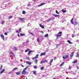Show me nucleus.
<instances>
[{
    "label": "nucleus",
    "mask_w": 79,
    "mask_h": 79,
    "mask_svg": "<svg viewBox=\"0 0 79 79\" xmlns=\"http://www.w3.org/2000/svg\"><path fill=\"white\" fill-rule=\"evenodd\" d=\"M74 18L73 17L71 20L70 22L72 24H73L74 26H76V25H77V24H79V22H76V23H75L74 24V22L73 21V19H74Z\"/></svg>",
    "instance_id": "f257e3e1"
},
{
    "label": "nucleus",
    "mask_w": 79,
    "mask_h": 79,
    "mask_svg": "<svg viewBox=\"0 0 79 79\" xmlns=\"http://www.w3.org/2000/svg\"><path fill=\"white\" fill-rule=\"evenodd\" d=\"M61 34H62V32L60 31L59 32L58 34L56 35L57 37H60L61 36Z\"/></svg>",
    "instance_id": "f03ea898"
},
{
    "label": "nucleus",
    "mask_w": 79,
    "mask_h": 79,
    "mask_svg": "<svg viewBox=\"0 0 79 79\" xmlns=\"http://www.w3.org/2000/svg\"><path fill=\"white\" fill-rule=\"evenodd\" d=\"M68 57V55H64L62 56L64 60H65V59H66V58H67Z\"/></svg>",
    "instance_id": "7ed1b4c3"
},
{
    "label": "nucleus",
    "mask_w": 79,
    "mask_h": 79,
    "mask_svg": "<svg viewBox=\"0 0 79 79\" xmlns=\"http://www.w3.org/2000/svg\"><path fill=\"white\" fill-rule=\"evenodd\" d=\"M22 74H27V72L25 70H23L22 71Z\"/></svg>",
    "instance_id": "20e7f679"
},
{
    "label": "nucleus",
    "mask_w": 79,
    "mask_h": 79,
    "mask_svg": "<svg viewBox=\"0 0 79 79\" xmlns=\"http://www.w3.org/2000/svg\"><path fill=\"white\" fill-rule=\"evenodd\" d=\"M45 3H41L39 5H38V7H39V6H43V5H45Z\"/></svg>",
    "instance_id": "39448f33"
},
{
    "label": "nucleus",
    "mask_w": 79,
    "mask_h": 79,
    "mask_svg": "<svg viewBox=\"0 0 79 79\" xmlns=\"http://www.w3.org/2000/svg\"><path fill=\"white\" fill-rule=\"evenodd\" d=\"M20 32H21V28H19V31L17 30L16 31V32L17 33H19Z\"/></svg>",
    "instance_id": "423d86ee"
},
{
    "label": "nucleus",
    "mask_w": 79,
    "mask_h": 79,
    "mask_svg": "<svg viewBox=\"0 0 79 79\" xmlns=\"http://www.w3.org/2000/svg\"><path fill=\"white\" fill-rule=\"evenodd\" d=\"M0 36H1V38H2V39L3 40H5V38H4L5 37L4 36V35L1 34L0 35Z\"/></svg>",
    "instance_id": "0eeeda50"
},
{
    "label": "nucleus",
    "mask_w": 79,
    "mask_h": 79,
    "mask_svg": "<svg viewBox=\"0 0 79 79\" xmlns=\"http://www.w3.org/2000/svg\"><path fill=\"white\" fill-rule=\"evenodd\" d=\"M39 25H40V27H41V28H42V29H44L45 28V27H44V25H42V24H40Z\"/></svg>",
    "instance_id": "6e6552de"
},
{
    "label": "nucleus",
    "mask_w": 79,
    "mask_h": 79,
    "mask_svg": "<svg viewBox=\"0 0 79 79\" xmlns=\"http://www.w3.org/2000/svg\"><path fill=\"white\" fill-rule=\"evenodd\" d=\"M74 52H72L71 53V54L70 55V58H72V57H73V56L74 55Z\"/></svg>",
    "instance_id": "1a4fd4ad"
},
{
    "label": "nucleus",
    "mask_w": 79,
    "mask_h": 79,
    "mask_svg": "<svg viewBox=\"0 0 79 79\" xmlns=\"http://www.w3.org/2000/svg\"><path fill=\"white\" fill-rule=\"evenodd\" d=\"M19 19L20 21H24L25 19H24V18H19Z\"/></svg>",
    "instance_id": "9d476101"
},
{
    "label": "nucleus",
    "mask_w": 79,
    "mask_h": 79,
    "mask_svg": "<svg viewBox=\"0 0 79 79\" xmlns=\"http://www.w3.org/2000/svg\"><path fill=\"white\" fill-rule=\"evenodd\" d=\"M5 69H3L2 70V71H1V72H0V74H2V73H4V72H5Z\"/></svg>",
    "instance_id": "9b49d317"
},
{
    "label": "nucleus",
    "mask_w": 79,
    "mask_h": 79,
    "mask_svg": "<svg viewBox=\"0 0 79 79\" xmlns=\"http://www.w3.org/2000/svg\"><path fill=\"white\" fill-rule=\"evenodd\" d=\"M46 52L42 53L40 54V56H43V55H46Z\"/></svg>",
    "instance_id": "f8f14e48"
},
{
    "label": "nucleus",
    "mask_w": 79,
    "mask_h": 79,
    "mask_svg": "<svg viewBox=\"0 0 79 79\" xmlns=\"http://www.w3.org/2000/svg\"><path fill=\"white\" fill-rule=\"evenodd\" d=\"M26 63H27V64H29V65L31 64V63L28 61H27L26 62Z\"/></svg>",
    "instance_id": "ddd939ff"
},
{
    "label": "nucleus",
    "mask_w": 79,
    "mask_h": 79,
    "mask_svg": "<svg viewBox=\"0 0 79 79\" xmlns=\"http://www.w3.org/2000/svg\"><path fill=\"white\" fill-rule=\"evenodd\" d=\"M77 62V60H76L74 61H73L72 62V63H73V64H76Z\"/></svg>",
    "instance_id": "4468645a"
},
{
    "label": "nucleus",
    "mask_w": 79,
    "mask_h": 79,
    "mask_svg": "<svg viewBox=\"0 0 79 79\" xmlns=\"http://www.w3.org/2000/svg\"><path fill=\"white\" fill-rule=\"evenodd\" d=\"M45 37H48V33L44 35Z\"/></svg>",
    "instance_id": "2eb2a0df"
},
{
    "label": "nucleus",
    "mask_w": 79,
    "mask_h": 79,
    "mask_svg": "<svg viewBox=\"0 0 79 79\" xmlns=\"http://www.w3.org/2000/svg\"><path fill=\"white\" fill-rule=\"evenodd\" d=\"M53 59L51 60L49 62V64H50V65H51V64H52V63L53 62Z\"/></svg>",
    "instance_id": "dca6fc26"
},
{
    "label": "nucleus",
    "mask_w": 79,
    "mask_h": 79,
    "mask_svg": "<svg viewBox=\"0 0 79 79\" xmlns=\"http://www.w3.org/2000/svg\"><path fill=\"white\" fill-rule=\"evenodd\" d=\"M20 35L21 36H25V34H23L22 33H20Z\"/></svg>",
    "instance_id": "f3484780"
},
{
    "label": "nucleus",
    "mask_w": 79,
    "mask_h": 79,
    "mask_svg": "<svg viewBox=\"0 0 79 79\" xmlns=\"http://www.w3.org/2000/svg\"><path fill=\"white\" fill-rule=\"evenodd\" d=\"M53 16H55V17H58V16H59V15H55V14H53Z\"/></svg>",
    "instance_id": "a211bd4d"
},
{
    "label": "nucleus",
    "mask_w": 79,
    "mask_h": 79,
    "mask_svg": "<svg viewBox=\"0 0 79 79\" xmlns=\"http://www.w3.org/2000/svg\"><path fill=\"white\" fill-rule=\"evenodd\" d=\"M62 12H63V13H66V10H64L63 9H62Z\"/></svg>",
    "instance_id": "6ab92c4d"
},
{
    "label": "nucleus",
    "mask_w": 79,
    "mask_h": 79,
    "mask_svg": "<svg viewBox=\"0 0 79 79\" xmlns=\"http://www.w3.org/2000/svg\"><path fill=\"white\" fill-rule=\"evenodd\" d=\"M16 74L17 75H19L20 74V72H17L16 73Z\"/></svg>",
    "instance_id": "aec40b11"
},
{
    "label": "nucleus",
    "mask_w": 79,
    "mask_h": 79,
    "mask_svg": "<svg viewBox=\"0 0 79 79\" xmlns=\"http://www.w3.org/2000/svg\"><path fill=\"white\" fill-rule=\"evenodd\" d=\"M3 68V65H1L0 67V70H2V68Z\"/></svg>",
    "instance_id": "412c9836"
},
{
    "label": "nucleus",
    "mask_w": 79,
    "mask_h": 79,
    "mask_svg": "<svg viewBox=\"0 0 79 79\" xmlns=\"http://www.w3.org/2000/svg\"><path fill=\"white\" fill-rule=\"evenodd\" d=\"M77 55L76 56V57H79V54L78 53V52H77Z\"/></svg>",
    "instance_id": "4be33fe9"
},
{
    "label": "nucleus",
    "mask_w": 79,
    "mask_h": 79,
    "mask_svg": "<svg viewBox=\"0 0 79 79\" xmlns=\"http://www.w3.org/2000/svg\"><path fill=\"white\" fill-rule=\"evenodd\" d=\"M64 62H63L62 64H60V66H63V64H64Z\"/></svg>",
    "instance_id": "5701e85b"
},
{
    "label": "nucleus",
    "mask_w": 79,
    "mask_h": 79,
    "mask_svg": "<svg viewBox=\"0 0 79 79\" xmlns=\"http://www.w3.org/2000/svg\"><path fill=\"white\" fill-rule=\"evenodd\" d=\"M22 14H26V12L24 10H23L22 11Z\"/></svg>",
    "instance_id": "b1692460"
},
{
    "label": "nucleus",
    "mask_w": 79,
    "mask_h": 79,
    "mask_svg": "<svg viewBox=\"0 0 79 79\" xmlns=\"http://www.w3.org/2000/svg\"><path fill=\"white\" fill-rule=\"evenodd\" d=\"M67 42H68L69 44H72V42H71V41L69 40H67Z\"/></svg>",
    "instance_id": "393cba45"
},
{
    "label": "nucleus",
    "mask_w": 79,
    "mask_h": 79,
    "mask_svg": "<svg viewBox=\"0 0 79 79\" xmlns=\"http://www.w3.org/2000/svg\"><path fill=\"white\" fill-rule=\"evenodd\" d=\"M28 67H29V66H27L26 68L24 69L23 70L24 71H26V69H27Z\"/></svg>",
    "instance_id": "a878e982"
},
{
    "label": "nucleus",
    "mask_w": 79,
    "mask_h": 79,
    "mask_svg": "<svg viewBox=\"0 0 79 79\" xmlns=\"http://www.w3.org/2000/svg\"><path fill=\"white\" fill-rule=\"evenodd\" d=\"M52 19H53L52 18H51V19H49L48 21H47V22H49V21H51Z\"/></svg>",
    "instance_id": "bb28decb"
},
{
    "label": "nucleus",
    "mask_w": 79,
    "mask_h": 79,
    "mask_svg": "<svg viewBox=\"0 0 79 79\" xmlns=\"http://www.w3.org/2000/svg\"><path fill=\"white\" fill-rule=\"evenodd\" d=\"M29 34H31V35H32L33 36H34V34H33L32 32H30Z\"/></svg>",
    "instance_id": "cd10ccee"
},
{
    "label": "nucleus",
    "mask_w": 79,
    "mask_h": 79,
    "mask_svg": "<svg viewBox=\"0 0 79 79\" xmlns=\"http://www.w3.org/2000/svg\"><path fill=\"white\" fill-rule=\"evenodd\" d=\"M37 40L38 42L39 43L40 42V40H39V38H37Z\"/></svg>",
    "instance_id": "c85d7f7f"
},
{
    "label": "nucleus",
    "mask_w": 79,
    "mask_h": 79,
    "mask_svg": "<svg viewBox=\"0 0 79 79\" xmlns=\"http://www.w3.org/2000/svg\"><path fill=\"white\" fill-rule=\"evenodd\" d=\"M18 69V68L17 67H16V68H14L13 69V70H14V71H15V70H16V69Z\"/></svg>",
    "instance_id": "c756f323"
},
{
    "label": "nucleus",
    "mask_w": 79,
    "mask_h": 79,
    "mask_svg": "<svg viewBox=\"0 0 79 79\" xmlns=\"http://www.w3.org/2000/svg\"><path fill=\"white\" fill-rule=\"evenodd\" d=\"M14 49L15 51H16L17 50V48H16V47L14 48Z\"/></svg>",
    "instance_id": "7c9ffc66"
},
{
    "label": "nucleus",
    "mask_w": 79,
    "mask_h": 79,
    "mask_svg": "<svg viewBox=\"0 0 79 79\" xmlns=\"http://www.w3.org/2000/svg\"><path fill=\"white\" fill-rule=\"evenodd\" d=\"M56 13H57V14H60V12H58V11L56 10Z\"/></svg>",
    "instance_id": "2f4dec72"
},
{
    "label": "nucleus",
    "mask_w": 79,
    "mask_h": 79,
    "mask_svg": "<svg viewBox=\"0 0 79 79\" xmlns=\"http://www.w3.org/2000/svg\"><path fill=\"white\" fill-rule=\"evenodd\" d=\"M43 62V63H47L48 61L47 60H45Z\"/></svg>",
    "instance_id": "473e14b6"
},
{
    "label": "nucleus",
    "mask_w": 79,
    "mask_h": 79,
    "mask_svg": "<svg viewBox=\"0 0 79 79\" xmlns=\"http://www.w3.org/2000/svg\"><path fill=\"white\" fill-rule=\"evenodd\" d=\"M32 52V50L29 51V52H28V53L29 55V54H30L31 53V52Z\"/></svg>",
    "instance_id": "72a5a7b5"
},
{
    "label": "nucleus",
    "mask_w": 79,
    "mask_h": 79,
    "mask_svg": "<svg viewBox=\"0 0 79 79\" xmlns=\"http://www.w3.org/2000/svg\"><path fill=\"white\" fill-rule=\"evenodd\" d=\"M10 54H11L12 55H14V54L12 52H10Z\"/></svg>",
    "instance_id": "f704fd0d"
},
{
    "label": "nucleus",
    "mask_w": 79,
    "mask_h": 79,
    "mask_svg": "<svg viewBox=\"0 0 79 79\" xmlns=\"http://www.w3.org/2000/svg\"><path fill=\"white\" fill-rule=\"evenodd\" d=\"M13 18V16H10L9 17V19H11V18Z\"/></svg>",
    "instance_id": "c9c22d12"
},
{
    "label": "nucleus",
    "mask_w": 79,
    "mask_h": 79,
    "mask_svg": "<svg viewBox=\"0 0 79 79\" xmlns=\"http://www.w3.org/2000/svg\"><path fill=\"white\" fill-rule=\"evenodd\" d=\"M27 50H28V51H29V49H26L25 51V52H27Z\"/></svg>",
    "instance_id": "e433bc0d"
},
{
    "label": "nucleus",
    "mask_w": 79,
    "mask_h": 79,
    "mask_svg": "<svg viewBox=\"0 0 79 79\" xmlns=\"http://www.w3.org/2000/svg\"><path fill=\"white\" fill-rule=\"evenodd\" d=\"M33 73L34 74H36V71H34L33 72Z\"/></svg>",
    "instance_id": "4c0bfd02"
},
{
    "label": "nucleus",
    "mask_w": 79,
    "mask_h": 79,
    "mask_svg": "<svg viewBox=\"0 0 79 79\" xmlns=\"http://www.w3.org/2000/svg\"><path fill=\"white\" fill-rule=\"evenodd\" d=\"M34 68H35V69H37V66H34Z\"/></svg>",
    "instance_id": "58836bf2"
},
{
    "label": "nucleus",
    "mask_w": 79,
    "mask_h": 79,
    "mask_svg": "<svg viewBox=\"0 0 79 79\" xmlns=\"http://www.w3.org/2000/svg\"><path fill=\"white\" fill-rule=\"evenodd\" d=\"M5 23V22L4 21H2V22L1 23L2 24H4V23Z\"/></svg>",
    "instance_id": "ea45409f"
},
{
    "label": "nucleus",
    "mask_w": 79,
    "mask_h": 79,
    "mask_svg": "<svg viewBox=\"0 0 79 79\" xmlns=\"http://www.w3.org/2000/svg\"><path fill=\"white\" fill-rule=\"evenodd\" d=\"M37 59V57H35L33 58L32 60H35V59Z\"/></svg>",
    "instance_id": "a19ab883"
},
{
    "label": "nucleus",
    "mask_w": 79,
    "mask_h": 79,
    "mask_svg": "<svg viewBox=\"0 0 79 79\" xmlns=\"http://www.w3.org/2000/svg\"><path fill=\"white\" fill-rule=\"evenodd\" d=\"M38 61V60L37 59L35 60V63H37Z\"/></svg>",
    "instance_id": "79ce46f5"
},
{
    "label": "nucleus",
    "mask_w": 79,
    "mask_h": 79,
    "mask_svg": "<svg viewBox=\"0 0 79 79\" xmlns=\"http://www.w3.org/2000/svg\"><path fill=\"white\" fill-rule=\"evenodd\" d=\"M38 56H39V55L37 54L36 56L35 57L37 58H38Z\"/></svg>",
    "instance_id": "37998d69"
},
{
    "label": "nucleus",
    "mask_w": 79,
    "mask_h": 79,
    "mask_svg": "<svg viewBox=\"0 0 79 79\" xmlns=\"http://www.w3.org/2000/svg\"><path fill=\"white\" fill-rule=\"evenodd\" d=\"M44 67H42L41 68V70H42V69H44Z\"/></svg>",
    "instance_id": "c03bdc74"
},
{
    "label": "nucleus",
    "mask_w": 79,
    "mask_h": 79,
    "mask_svg": "<svg viewBox=\"0 0 79 79\" xmlns=\"http://www.w3.org/2000/svg\"><path fill=\"white\" fill-rule=\"evenodd\" d=\"M72 37H75V35H74V34H72Z\"/></svg>",
    "instance_id": "a18cd8bd"
},
{
    "label": "nucleus",
    "mask_w": 79,
    "mask_h": 79,
    "mask_svg": "<svg viewBox=\"0 0 79 79\" xmlns=\"http://www.w3.org/2000/svg\"><path fill=\"white\" fill-rule=\"evenodd\" d=\"M4 35H8V34L6 32H5L4 33Z\"/></svg>",
    "instance_id": "49530a36"
},
{
    "label": "nucleus",
    "mask_w": 79,
    "mask_h": 79,
    "mask_svg": "<svg viewBox=\"0 0 79 79\" xmlns=\"http://www.w3.org/2000/svg\"><path fill=\"white\" fill-rule=\"evenodd\" d=\"M29 41H28V40H27L26 41V43L27 44V43H29Z\"/></svg>",
    "instance_id": "de8ad7c7"
},
{
    "label": "nucleus",
    "mask_w": 79,
    "mask_h": 79,
    "mask_svg": "<svg viewBox=\"0 0 79 79\" xmlns=\"http://www.w3.org/2000/svg\"><path fill=\"white\" fill-rule=\"evenodd\" d=\"M13 73V72L12 71L10 72H9V74H11V73Z\"/></svg>",
    "instance_id": "09e8293b"
},
{
    "label": "nucleus",
    "mask_w": 79,
    "mask_h": 79,
    "mask_svg": "<svg viewBox=\"0 0 79 79\" xmlns=\"http://www.w3.org/2000/svg\"><path fill=\"white\" fill-rule=\"evenodd\" d=\"M28 6H31V5L30 4H28L27 5Z\"/></svg>",
    "instance_id": "8fccbe9b"
},
{
    "label": "nucleus",
    "mask_w": 79,
    "mask_h": 79,
    "mask_svg": "<svg viewBox=\"0 0 79 79\" xmlns=\"http://www.w3.org/2000/svg\"><path fill=\"white\" fill-rule=\"evenodd\" d=\"M56 57H54V60H56Z\"/></svg>",
    "instance_id": "3c124183"
},
{
    "label": "nucleus",
    "mask_w": 79,
    "mask_h": 79,
    "mask_svg": "<svg viewBox=\"0 0 79 79\" xmlns=\"http://www.w3.org/2000/svg\"><path fill=\"white\" fill-rule=\"evenodd\" d=\"M43 61H41L40 62V64H42L43 63Z\"/></svg>",
    "instance_id": "603ef678"
},
{
    "label": "nucleus",
    "mask_w": 79,
    "mask_h": 79,
    "mask_svg": "<svg viewBox=\"0 0 79 79\" xmlns=\"http://www.w3.org/2000/svg\"><path fill=\"white\" fill-rule=\"evenodd\" d=\"M18 37H19V34H18Z\"/></svg>",
    "instance_id": "864d4df0"
},
{
    "label": "nucleus",
    "mask_w": 79,
    "mask_h": 79,
    "mask_svg": "<svg viewBox=\"0 0 79 79\" xmlns=\"http://www.w3.org/2000/svg\"><path fill=\"white\" fill-rule=\"evenodd\" d=\"M69 69H71V67H69Z\"/></svg>",
    "instance_id": "5fc2aeb1"
},
{
    "label": "nucleus",
    "mask_w": 79,
    "mask_h": 79,
    "mask_svg": "<svg viewBox=\"0 0 79 79\" xmlns=\"http://www.w3.org/2000/svg\"><path fill=\"white\" fill-rule=\"evenodd\" d=\"M44 76H45V75H44V74L43 75V76H42V77H44Z\"/></svg>",
    "instance_id": "6e6d98bb"
},
{
    "label": "nucleus",
    "mask_w": 79,
    "mask_h": 79,
    "mask_svg": "<svg viewBox=\"0 0 79 79\" xmlns=\"http://www.w3.org/2000/svg\"><path fill=\"white\" fill-rule=\"evenodd\" d=\"M21 66H22V67H24V65H21Z\"/></svg>",
    "instance_id": "4d7b16f0"
},
{
    "label": "nucleus",
    "mask_w": 79,
    "mask_h": 79,
    "mask_svg": "<svg viewBox=\"0 0 79 79\" xmlns=\"http://www.w3.org/2000/svg\"><path fill=\"white\" fill-rule=\"evenodd\" d=\"M77 42H78V41H79V40H77Z\"/></svg>",
    "instance_id": "13d9d810"
},
{
    "label": "nucleus",
    "mask_w": 79,
    "mask_h": 79,
    "mask_svg": "<svg viewBox=\"0 0 79 79\" xmlns=\"http://www.w3.org/2000/svg\"><path fill=\"white\" fill-rule=\"evenodd\" d=\"M59 45L58 44H57V45H56V46L57 47Z\"/></svg>",
    "instance_id": "bf43d9fd"
},
{
    "label": "nucleus",
    "mask_w": 79,
    "mask_h": 79,
    "mask_svg": "<svg viewBox=\"0 0 79 79\" xmlns=\"http://www.w3.org/2000/svg\"><path fill=\"white\" fill-rule=\"evenodd\" d=\"M52 79H56V78H53Z\"/></svg>",
    "instance_id": "052dcab7"
},
{
    "label": "nucleus",
    "mask_w": 79,
    "mask_h": 79,
    "mask_svg": "<svg viewBox=\"0 0 79 79\" xmlns=\"http://www.w3.org/2000/svg\"><path fill=\"white\" fill-rule=\"evenodd\" d=\"M49 44H51L50 42L49 43Z\"/></svg>",
    "instance_id": "680f3d73"
},
{
    "label": "nucleus",
    "mask_w": 79,
    "mask_h": 79,
    "mask_svg": "<svg viewBox=\"0 0 79 79\" xmlns=\"http://www.w3.org/2000/svg\"><path fill=\"white\" fill-rule=\"evenodd\" d=\"M48 32H49V30H48Z\"/></svg>",
    "instance_id": "e2e57ef3"
},
{
    "label": "nucleus",
    "mask_w": 79,
    "mask_h": 79,
    "mask_svg": "<svg viewBox=\"0 0 79 79\" xmlns=\"http://www.w3.org/2000/svg\"><path fill=\"white\" fill-rule=\"evenodd\" d=\"M26 79H27V77L26 78Z\"/></svg>",
    "instance_id": "0e129e2a"
},
{
    "label": "nucleus",
    "mask_w": 79,
    "mask_h": 79,
    "mask_svg": "<svg viewBox=\"0 0 79 79\" xmlns=\"http://www.w3.org/2000/svg\"><path fill=\"white\" fill-rule=\"evenodd\" d=\"M42 33H43V32H42Z\"/></svg>",
    "instance_id": "69168bd1"
},
{
    "label": "nucleus",
    "mask_w": 79,
    "mask_h": 79,
    "mask_svg": "<svg viewBox=\"0 0 79 79\" xmlns=\"http://www.w3.org/2000/svg\"><path fill=\"white\" fill-rule=\"evenodd\" d=\"M69 79H71V78H70Z\"/></svg>",
    "instance_id": "338daca9"
},
{
    "label": "nucleus",
    "mask_w": 79,
    "mask_h": 79,
    "mask_svg": "<svg viewBox=\"0 0 79 79\" xmlns=\"http://www.w3.org/2000/svg\"><path fill=\"white\" fill-rule=\"evenodd\" d=\"M78 52H79V51H78Z\"/></svg>",
    "instance_id": "774afa93"
}]
</instances>
